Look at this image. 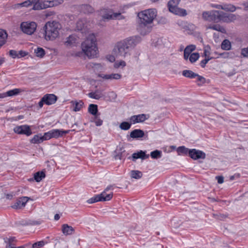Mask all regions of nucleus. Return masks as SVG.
Listing matches in <instances>:
<instances>
[{
	"mask_svg": "<svg viewBox=\"0 0 248 248\" xmlns=\"http://www.w3.org/2000/svg\"><path fill=\"white\" fill-rule=\"evenodd\" d=\"M70 103L72 105L73 111L75 112L79 111L84 105V103L81 100L79 101L73 100Z\"/></svg>",
	"mask_w": 248,
	"mask_h": 248,
	"instance_id": "obj_21",
	"label": "nucleus"
},
{
	"mask_svg": "<svg viewBox=\"0 0 248 248\" xmlns=\"http://www.w3.org/2000/svg\"><path fill=\"white\" fill-rule=\"evenodd\" d=\"M82 52L89 59L96 58L98 53L96 39L94 35H90L81 43Z\"/></svg>",
	"mask_w": 248,
	"mask_h": 248,
	"instance_id": "obj_4",
	"label": "nucleus"
},
{
	"mask_svg": "<svg viewBox=\"0 0 248 248\" xmlns=\"http://www.w3.org/2000/svg\"><path fill=\"white\" fill-rule=\"evenodd\" d=\"M188 155L191 158L194 160L204 159L206 156L204 152L195 149L189 150Z\"/></svg>",
	"mask_w": 248,
	"mask_h": 248,
	"instance_id": "obj_16",
	"label": "nucleus"
},
{
	"mask_svg": "<svg viewBox=\"0 0 248 248\" xmlns=\"http://www.w3.org/2000/svg\"><path fill=\"white\" fill-rule=\"evenodd\" d=\"M241 55L243 57L248 58V46L241 49Z\"/></svg>",
	"mask_w": 248,
	"mask_h": 248,
	"instance_id": "obj_47",
	"label": "nucleus"
},
{
	"mask_svg": "<svg viewBox=\"0 0 248 248\" xmlns=\"http://www.w3.org/2000/svg\"><path fill=\"white\" fill-rule=\"evenodd\" d=\"M5 242L7 243V248H10L12 246H14V242H15L16 240V238L14 237H11L9 238H6L5 239Z\"/></svg>",
	"mask_w": 248,
	"mask_h": 248,
	"instance_id": "obj_39",
	"label": "nucleus"
},
{
	"mask_svg": "<svg viewBox=\"0 0 248 248\" xmlns=\"http://www.w3.org/2000/svg\"><path fill=\"white\" fill-rule=\"evenodd\" d=\"M157 16V11L155 9H149L139 13L140 19L138 30L140 34L144 35L151 31L153 20Z\"/></svg>",
	"mask_w": 248,
	"mask_h": 248,
	"instance_id": "obj_1",
	"label": "nucleus"
},
{
	"mask_svg": "<svg viewBox=\"0 0 248 248\" xmlns=\"http://www.w3.org/2000/svg\"><path fill=\"white\" fill-rule=\"evenodd\" d=\"M141 41L139 36H133L117 42L113 50L117 57H125L129 51Z\"/></svg>",
	"mask_w": 248,
	"mask_h": 248,
	"instance_id": "obj_2",
	"label": "nucleus"
},
{
	"mask_svg": "<svg viewBox=\"0 0 248 248\" xmlns=\"http://www.w3.org/2000/svg\"><path fill=\"white\" fill-rule=\"evenodd\" d=\"M45 176L46 175L44 171H38L34 173V178L36 182H39L42 180L43 178L45 177Z\"/></svg>",
	"mask_w": 248,
	"mask_h": 248,
	"instance_id": "obj_32",
	"label": "nucleus"
},
{
	"mask_svg": "<svg viewBox=\"0 0 248 248\" xmlns=\"http://www.w3.org/2000/svg\"><path fill=\"white\" fill-rule=\"evenodd\" d=\"M34 53L38 57L42 58L45 55V50L41 47H37L34 49Z\"/></svg>",
	"mask_w": 248,
	"mask_h": 248,
	"instance_id": "obj_38",
	"label": "nucleus"
},
{
	"mask_svg": "<svg viewBox=\"0 0 248 248\" xmlns=\"http://www.w3.org/2000/svg\"><path fill=\"white\" fill-rule=\"evenodd\" d=\"M62 26L58 21L53 20L46 23L43 27L44 38L46 41H54L60 35Z\"/></svg>",
	"mask_w": 248,
	"mask_h": 248,
	"instance_id": "obj_3",
	"label": "nucleus"
},
{
	"mask_svg": "<svg viewBox=\"0 0 248 248\" xmlns=\"http://www.w3.org/2000/svg\"><path fill=\"white\" fill-rule=\"evenodd\" d=\"M240 7H236L235 6H234L232 4H224L223 5L222 10H224L226 11L231 12H234L237 9H240Z\"/></svg>",
	"mask_w": 248,
	"mask_h": 248,
	"instance_id": "obj_29",
	"label": "nucleus"
},
{
	"mask_svg": "<svg viewBox=\"0 0 248 248\" xmlns=\"http://www.w3.org/2000/svg\"><path fill=\"white\" fill-rule=\"evenodd\" d=\"M221 46L222 49L229 50L231 48V43L229 40L225 39L222 41Z\"/></svg>",
	"mask_w": 248,
	"mask_h": 248,
	"instance_id": "obj_33",
	"label": "nucleus"
},
{
	"mask_svg": "<svg viewBox=\"0 0 248 248\" xmlns=\"http://www.w3.org/2000/svg\"><path fill=\"white\" fill-rule=\"evenodd\" d=\"M217 31H220L221 33H223L226 32L225 29L224 27L221 26L220 25H219Z\"/></svg>",
	"mask_w": 248,
	"mask_h": 248,
	"instance_id": "obj_59",
	"label": "nucleus"
},
{
	"mask_svg": "<svg viewBox=\"0 0 248 248\" xmlns=\"http://www.w3.org/2000/svg\"><path fill=\"white\" fill-rule=\"evenodd\" d=\"M200 55L199 53H192L191 55H189L188 59L189 60V61L191 63L195 62L197 60H198L199 58Z\"/></svg>",
	"mask_w": 248,
	"mask_h": 248,
	"instance_id": "obj_41",
	"label": "nucleus"
},
{
	"mask_svg": "<svg viewBox=\"0 0 248 248\" xmlns=\"http://www.w3.org/2000/svg\"><path fill=\"white\" fill-rule=\"evenodd\" d=\"M88 112L97 118L98 108L97 105L95 104H90L88 108Z\"/></svg>",
	"mask_w": 248,
	"mask_h": 248,
	"instance_id": "obj_28",
	"label": "nucleus"
},
{
	"mask_svg": "<svg viewBox=\"0 0 248 248\" xmlns=\"http://www.w3.org/2000/svg\"><path fill=\"white\" fill-rule=\"evenodd\" d=\"M147 119L146 115L144 114H141L132 116L129 120L132 124L142 123Z\"/></svg>",
	"mask_w": 248,
	"mask_h": 248,
	"instance_id": "obj_18",
	"label": "nucleus"
},
{
	"mask_svg": "<svg viewBox=\"0 0 248 248\" xmlns=\"http://www.w3.org/2000/svg\"><path fill=\"white\" fill-rule=\"evenodd\" d=\"M209 61V59H205L202 60L200 62V65L202 67H205L207 63Z\"/></svg>",
	"mask_w": 248,
	"mask_h": 248,
	"instance_id": "obj_53",
	"label": "nucleus"
},
{
	"mask_svg": "<svg viewBox=\"0 0 248 248\" xmlns=\"http://www.w3.org/2000/svg\"><path fill=\"white\" fill-rule=\"evenodd\" d=\"M33 5L32 8L34 10H40L41 7L40 6V0H27L22 3H18L16 5V7L18 8L19 7H28L31 5Z\"/></svg>",
	"mask_w": 248,
	"mask_h": 248,
	"instance_id": "obj_9",
	"label": "nucleus"
},
{
	"mask_svg": "<svg viewBox=\"0 0 248 248\" xmlns=\"http://www.w3.org/2000/svg\"><path fill=\"white\" fill-rule=\"evenodd\" d=\"M189 150L184 146L179 147L177 149V152L179 155H187L188 154Z\"/></svg>",
	"mask_w": 248,
	"mask_h": 248,
	"instance_id": "obj_37",
	"label": "nucleus"
},
{
	"mask_svg": "<svg viewBox=\"0 0 248 248\" xmlns=\"http://www.w3.org/2000/svg\"><path fill=\"white\" fill-rule=\"evenodd\" d=\"M130 137L133 139L142 138L144 136V131L140 129H135L131 132Z\"/></svg>",
	"mask_w": 248,
	"mask_h": 248,
	"instance_id": "obj_23",
	"label": "nucleus"
},
{
	"mask_svg": "<svg viewBox=\"0 0 248 248\" xmlns=\"http://www.w3.org/2000/svg\"><path fill=\"white\" fill-rule=\"evenodd\" d=\"M63 0H40V6L41 10L46 9L49 7L57 6L63 2Z\"/></svg>",
	"mask_w": 248,
	"mask_h": 248,
	"instance_id": "obj_11",
	"label": "nucleus"
},
{
	"mask_svg": "<svg viewBox=\"0 0 248 248\" xmlns=\"http://www.w3.org/2000/svg\"><path fill=\"white\" fill-rule=\"evenodd\" d=\"M236 16L233 14H227L222 11H220L219 22L229 23L234 21L236 19Z\"/></svg>",
	"mask_w": 248,
	"mask_h": 248,
	"instance_id": "obj_14",
	"label": "nucleus"
},
{
	"mask_svg": "<svg viewBox=\"0 0 248 248\" xmlns=\"http://www.w3.org/2000/svg\"><path fill=\"white\" fill-rule=\"evenodd\" d=\"M31 142L33 144H39L43 142V137L41 134L35 135L31 140Z\"/></svg>",
	"mask_w": 248,
	"mask_h": 248,
	"instance_id": "obj_31",
	"label": "nucleus"
},
{
	"mask_svg": "<svg viewBox=\"0 0 248 248\" xmlns=\"http://www.w3.org/2000/svg\"><path fill=\"white\" fill-rule=\"evenodd\" d=\"M216 179L217 180V182L219 184H222L223 183L224 181V178L223 176H217L216 177Z\"/></svg>",
	"mask_w": 248,
	"mask_h": 248,
	"instance_id": "obj_58",
	"label": "nucleus"
},
{
	"mask_svg": "<svg viewBox=\"0 0 248 248\" xmlns=\"http://www.w3.org/2000/svg\"><path fill=\"white\" fill-rule=\"evenodd\" d=\"M161 151L156 150L151 153V156L154 159H157L161 157Z\"/></svg>",
	"mask_w": 248,
	"mask_h": 248,
	"instance_id": "obj_42",
	"label": "nucleus"
},
{
	"mask_svg": "<svg viewBox=\"0 0 248 248\" xmlns=\"http://www.w3.org/2000/svg\"><path fill=\"white\" fill-rule=\"evenodd\" d=\"M90 65L94 71H101L104 69L103 66L100 63H92Z\"/></svg>",
	"mask_w": 248,
	"mask_h": 248,
	"instance_id": "obj_43",
	"label": "nucleus"
},
{
	"mask_svg": "<svg viewBox=\"0 0 248 248\" xmlns=\"http://www.w3.org/2000/svg\"><path fill=\"white\" fill-rule=\"evenodd\" d=\"M115 186L114 185H110L108 186L103 191L102 193H105L106 195H111V199L112 198L113 196V192H110V193L107 194V192H108L109 190H113L114 189V187H115Z\"/></svg>",
	"mask_w": 248,
	"mask_h": 248,
	"instance_id": "obj_44",
	"label": "nucleus"
},
{
	"mask_svg": "<svg viewBox=\"0 0 248 248\" xmlns=\"http://www.w3.org/2000/svg\"><path fill=\"white\" fill-rule=\"evenodd\" d=\"M58 131H59V137H62L63 134H68L69 133V132L71 131L70 130H59V129H58Z\"/></svg>",
	"mask_w": 248,
	"mask_h": 248,
	"instance_id": "obj_52",
	"label": "nucleus"
},
{
	"mask_svg": "<svg viewBox=\"0 0 248 248\" xmlns=\"http://www.w3.org/2000/svg\"><path fill=\"white\" fill-rule=\"evenodd\" d=\"M7 36L8 35L6 31L0 29V47L5 44Z\"/></svg>",
	"mask_w": 248,
	"mask_h": 248,
	"instance_id": "obj_27",
	"label": "nucleus"
},
{
	"mask_svg": "<svg viewBox=\"0 0 248 248\" xmlns=\"http://www.w3.org/2000/svg\"><path fill=\"white\" fill-rule=\"evenodd\" d=\"M79 44V38L75 34L69 35L64 42V45L69 48L77 46Z\"/></svg>",
	"mask_w": 248,
	"mask_h": 248,
	"instance_id": "obj_10",
	"label": "nucleus"
},
{
	"mask_svg": "<svg viewBox=\"0 0 248 248\" xmlns=\"http://www.w3.org/2000/svg\"><path fill=\"white\" fill-rule=\"evenodd\" d=\"M62 232L64 235H71L74 233V229L68 224H63L62 226Z\"/></svg>",
	"mask_w": 248,
	"mask_h": 248,
	"instance_id": "obj_25",
	"label": "nucleus"
},
{
	"mask_svg": "<svg viewBox=\"0 0 248 248\" xmlns=\"http://www.w3.org/2000/svg\"><path fill=\"white\" fill-rule=\"evenodd\" d=\"M88 95L90 98H91L93 99H96V100H99L100 99L99 95H97L94 92H91V93H89Z\"/></svg>",
	"mask_w": 248,
	"mask_h": 248,
	"instance_id": "obj_48",
	"label": "nucleus"
},
{
	"mask_svg": "<svg viewBox=\"0 0 248 248\" xmlns=\"http://www.w3.org/2000/svg\"><path fill=\"white\" fill-rule=\"evenodd\" d=\"M27 55V53L25 51L20 50L18 52V58H20L25 56Z\"/></svg>",
	"mask_w": 248,
	"mask_h": 248,
	"instance_id": "obj_57",
	"label": "nucleus"
},
{
	"mask_svg": "<svg viewBox=\"0 0 248 248\" xmlns=\"http://www.w3.org/2000/svg\"><path fill=\"white\" fill-rule=\"evenodd\" d=\"M219 25H218V24L210 25L207 27V29H212L213 30L217 31Z\"/></svg>",
	"mask_w": 248,
	"mask_h": 248,
	"instance_id": "obj_55",
	"label": "nucleus"
},
{
	"mask_svg": "<svg viewBox=\"0 0 248 248\" xmlns=\"http://www.w3.org/2000/svg\"><path fill=\"white\" fill-rule=\"evenodd\" d=\"M111 200V195H106L105 193L95 195L87 201L89 203H93L97 202L108 201Z\"/></svg>",
	"mask_w": 248,
	"mask_h": 248,
	"instance_id": "obj_12",
	"label": "nucleus"
},
{
	"mask_svg": "<svg viewBox=\"0 0 248 248\" xmlns=\"http://www.w3.org/2000/svg\"><path fill=\"white\" fill-rule=\"evenodd\" d=\"M57 100V96L53 94H46L43 96V101H46V104L48 105L54 104Z\"/></svg>",
	"mask_w": 248,
	"mask_h": 248,
	"instance_id": "obj_19",
	"label": "nucleus"
},
{
	"mask_svg": "<svg viewBox=\"0 0 248 248\" xmlns=\"http://www.w3.org/2000/svg\"><path fill=\"white\" fill-rule=\"evenodd\" d=\"M94 92L97 94L99 95V96L100 97V98H102L103 97L104 95L103 94V90H102V89H97Z\"/></svg>",
	"mask_w": 248,
	"mask_h": 248,
	"instance_id": "obj_51",
	"label": "nucleus"
},
{
	"mask_svg": "<svg viewBox=\"0 0 248 248\" xmlns=\"http://www.w3.org/2000/svg\"><path fill=\"white\" fill-rule=\"evenodd\" d=\"M181 0H170L168 3L169 11L176 15L185 16L187 15L186 10L178 7Z\"/></svg>",
	"mask_w": 248,
	"mask_h": 248,
	"instance_id": "obj_5",
	"label": "nucleus"
},
{
	"mask_svg": "<svg viewBox=\"0 0 248 248\" xmlns=\"http://www.w3.org/2000/svg\"><path fill=\"white\" fill-rule=\"evenodd\" d=\"M182 75L183 76L189 78H194L198 76L197 74L189 70H184L183 71Z\"/></svg>",
	"mask_w": 248,
	"mask_h": 248,
	"instance_id": "obj_30",
	"label": "nucleus"
},
{
	"mask_svg": "<svg viewBox=\"0 0 248 248\" xmlns=\"http://www.w3.org/2000/svg\"><path fill=\"white\" fill-rule=\"evenodd\" d=\"M196 49V46L193 45L187 46L184 50V59L187 60L191 52Z\"/></svg>",
	"mask_w": 248,
	"mask_h": 248,
	"instance_id": "obj_22",
	"label": "nucleus"
},
{
	"mask_svg": "<svg viewBox=\"0 0 248 248\" xmlns=\"http://www.w3.org/2000/svg\"><path fill=\"white\" fill-rule=\"evenodd\" d=\"M31 198L28 197H21L19 198L11 207L14 209H20L24 208L28 201Z\"/></svg>",
	"mask_w": 248,
	"mask_h": 248,
	"instance_id": "obj_15",
	"label": "nucleus"
},
{
	"mask_svg": "<svg viewBox=\"0 0 248 248\" xmlns=\"http://www.w3.org/2000/svg\"><path fill=\"white\" fill-rule=\"evenodd\" d=\"M220 56H221L223 58L225 59H232L235 57V55L232 52H226L222 53H220L219 54Z\"/></svg>",
	"mask_w": 248,
	"mask_h": 248,
	"instance_id": "obj_40",
	"label": "nucleus"
},
{
	"mask_svg": "<svg viewBox=\"0 0 248 248\" xmlns=\"http://www.w3.org/2000/svg\"><path fill=\"white\" fill-rule=\"evenodd\" d=\"M210 6L216 9H222L223 7V5H220V4H211L210 5Z\"/></svg>",
	"mask_w": 248,
	"mask_h": 248,
	"instance_id": "obj_56",
	"label": "nucleus"
},
{
	"mask_svg": "<svg viewBox=\"0 0 248 248\" xmlns=\"http://www.w3.org/2000/svg\"><path fill=\"white\" fill-rule=\"evenodd\" d=\"M98 77L102 78L105 79H109V75H104V74H99Z\"/></svg>",
	"mask_w": 248,
	"mask_h": 248,
	"instance_id": "obj_61",
	"label": "nucleus"
},
{
	"mask_svg": "<svg viewBox=\"0 0 248 248\" xmlns=\"http://www.w3.org/2000/svg\"><path fill=\"white\" fill-rule=\"evenodd\" d=\"M130 176L132 178L139 179L142 176V173L139 170H131L130 172Z\"/></svg>",
	"mask_w": 248,
	"mask_h": 248,
	"instance_id": "obj_34",
	"label": "nucleus"
},
{
	"mask_svg": "<svg viewBox=\"0 0 248 248\" xmlns=\"http://www.w3.org/2000/svg\"><path fill=\"white\" fill-rule=\"evenodd\" d=\"M24 92V90L20 88H15L6 92L7 97H12L19 94Z\"/></svg>",
	"mask_w": 248,
	"mask_h": 248,
	"instance_id": "obj_26",
	"label": "nucleus"
},
{
	"mask_svg": "<svg viewBox=\"0 0 248 248\" xmlns=\"http://www.w3.org/2000/svg\"><path fill=\"white\" fill-rule=\"evenodd\" d=\"M45 244H46V242H45L44 241H38L33 244L32 245V248H41L43 247L45 245Z\"/></svg>",
	"mask_w": 248,
	"mask_h": 248,
	"instance_id": "obj_45",
	"label": "nucleus"
},
{
	"mask_svg": "<svg viewBox=\"0 0 248 248\" xmlns=\"http://www.w3.org/2000/svg\"><path fill=\"white\" fill-rule=\"evenodd\" d=\"M100 14L104 21L106 20H120L124 18L120 13H114L110 10H101Z\"/></svg>",
	"mask_w": 248,
	"mask_h": 248,
	"instance_id": "obj_6",
	"label": "nucleus"
},
{
	"mask_svg": "<svg viewBox=\"0 0 248 248\" xmlns=\"http://www.w3.org/2000/svg\"><path fill=\"white\" fill-rule=\"evenodd\" d=\"M87 27L86 20L84 19L78 20L76 24V29L77 31L85 32Z\"/></svg>",
	"mask_w": 248,
	"mask_h": 248,
	"instance_id": "obj_20",
	"label": "nucleus"
},
{
	"mask_svg": "<svg viewBox=\"0 0 248 248\" xmlns=\"http://www.w3.org/2000/svg\"><path fill=\"white\" fill-rule=\"evenodd\" d=\"M81 9L85 13H91L93 11V8L88 4L82 5Z\"/></svg>",
	"mask_w": 248,
	"mask_h": 248,
	"instance_id": "obj_35",
	"label": "nucleus"
},
{
	"mask_svg": "<svg viewBox=\"0 0 248 248\" xmlns=\"http://www.w3.org/2000/svg\"><path fill=\"white\" fill-rule=\"evenodd\" d=\"M59 131L58 129H52L49 131L47 132L44 133V135L42 136L43 141L44 140H48L51 138H58L59 137Z\"/></svg>",
	"mask_w": 248,
	"mask_h": 248,
	"instance_id": "obj_17",
	"label": "nucleus"
},
{
	"mask_svg": "<svg viewBox=\"0 0 248 248\" xmlns=\"http://www.w3.org/2000/svg\"><path fill=\"white\" fill-rule=\"evenodd\" d=\"M197 78V80L198 81H199L201 83H204L205 82V79L204 77L200 76L198 74V76H196Z\"/></svg>",
	"mask_w": 248,
	"mask_h": 248,
	"instance_id": "obj_54",
	"label": "nucleus"
},
{
	"mask_svg": "<svg viewBox=\"0 0 248 248\" xmlns=\"http://www.w3.org/2000/svg\"><path fill=\"white\" fill-rule=\"evenodd\" d=\"M131 124H132L131 122H123L120 124L119 127L122 130H127L130 128Z\"/></svg>",
	"mask_w": 248,
	"mask_h": 248,
	"instance_id": "obj_36",
	"label": "nucleus"
},
{
	"mask_svg": "<svg viewBox=\"0 0 248 248\" xmlns=\"http://www.w3.org/2000/svg\"><path fill=\"white\" fill-rule=\"evenodd\" d=\"M9 55L12 58H18V52L15 50H11L9 51Z\"/></svg>",
	"mask_w": 248,
	"mask_h": 248,
	"instance_id": "obj_50",
	"label": "nucleus"
},
{
	"mask_svg": "<svg viewBox=\"0 0 248 248\" xmlns=\"http://www.w3.org/2000/svg\"><path fill=\"white\" fill-rule=\"evenodd\" d=\"M122 76L119 74H109V79H119L121 78Z\"/></svg>",
	"mask_w": 248,
	"mask_h": 248,
	"instance_id": "obj_49",
	"label": "nucleus"
},
{
	"mask_svg": "<svg viewBox=\"0 0 248 248\" xmlns=\"http://www.w3.org/2000/svg\"><path fill=\"white\" fill-rule=\"evenodd\" d=\"M125 62L124 61H121L120 62H115L114 66L116 68H118L121 67H124L125 66Z\"/></svg>",
	"mask_w": 248,
	"mask_h": 248,
	"instance_id": "obj_46",
	"label": "nucleus"
},
{
	"mask_svg": "<svg viewBox=\"0 0 248 248\" xmlns=\"http://www.w3.org/2000/svg\"><path fill=\"white\" fill-rule=\"evenodd\" d=\"M242 5L245 7V8L246 10H248V1L245 2H244Z\"/></svg>",
	"mask_w": 248,
	"mask_h": 248,
	"instance_id": "obj_64",
	"label": "nucleus"
},
{
	"mask_svg": "<svg viewBox=\"0 0 248 248\" xmlns=\"http://www.w3.org/2000/svg\"><path fill=\"white\" fill-rule=\"evenodd\" d=\"M44 103L46 104V101H43V97L41 99V100L39 101V102L38 103V105L40 108H41L43 107Z\"/></svg>",
	"mask_w": 248,
	"mask_h": 248,
	"instance_id": "obj_63",
	"label": "nucleus"
},
{
	"mask_svg": "<svg viewBox=\"0 0 248 248\" xmlns=\"http://www.w3.org/2000/svg\"><path fill=\"white\" fill-rule=\"evenodd\" d=\"M149 156V155H146L145 153L142 151H140V152L132 154V158L134 161L138 158H141L142 159H146L148 158Z\"/></svg>",
	"mask_w": 248,
	"mask_h": 248,
	"instance_id": "obj_24",
	"label": "nucleus"
},
{
	"mask_svg": "<svg viewBox=\"0 0 248 248\" xmlns=\"http://www.w3.org/2000/svg\"><path fill=\"white\" fill-rule=\"evenodd\" d=\"M220 11L217 10L204 11L202 14V18L205 21L217 23L219 22Z\"/></svg>",
	"mask_w": 248,
	"mask_h": 248,
	"instance_id": "obj_7",
	"label": "nucleus"
},
{
	"mask_svg": "<svg viewBox=\"0 0 248 248\" xmlns=\"http://www.w3.org/2000/svg\"><path fill=\"white\" fill-rule=\"evenodd\" d=\"M14 131L18 134H23L27 136L32 134L30 126L26 124L16 126L14 129Z\"/></svg>",
	"mask_w": 248,
	"mask_h": 248,
	"instance_id": "obj_13",
	"label": "nucleus"
},
{
	"mask_svg": "<svg viewBox=\"0 0 248 248\" xmlns=\"http://www.w3.org/2000/svg\"><path fill=\"white\" fill-rule=\"evenodd\" d=\"M36 27V23L33 21L23 22L20 26L22 32L28 35L32 34L35 31Z\"/></svg>",
	"mask_w": 248,
	"mask_h": 248,
	"instance_id": "obj_8",
	"label": "nucleus"
},
{
	"mask_svg": "<svg viewBox=\"0 0 248 248\" xmlns=\"http://www.w3.org/2000/svg\"><path fill=\"white\" fill-rule=\"evenodd\" d=\"M217 31H220L221 33H223L226 32L225 29L224 27L221 26L220 25H219Z\"/></svg>",
	"mask_w": 248,
	"mask_h": 248,
	"instance_id": "obj_60",
	"label": "nucleus"
},
{
	"mask_svg": "<svg viewBox=\"0 0 248 248\" xmlns=\"http://www.w3.org/2000/svg\"><path fill=\"white\" fill-rule=\"evenodd\" d=\"M103 121L100 119H97L95 121V124L96 126H100L102 124Z\"/></svg>",
	"mask_w": 248,
	"mask_h": 248,
	"instance_id": "obj_62",
	"label": "nucleus"
}]
</instances>
